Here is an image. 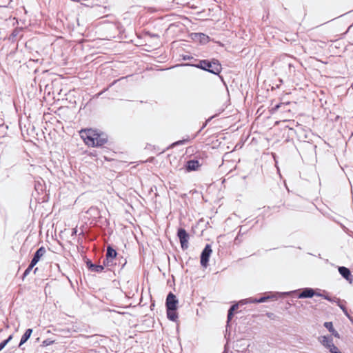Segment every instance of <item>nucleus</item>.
<instances>
[{
	"mask_svg": "<svg viewBox=\"0 0 353 353\" xmlns=\"http://www.w3.org/2000/svg\"><path fill=\"white\" fill-rule=\"evenodd\" d=\"M202 163H200L198 160L192 159L189 160L186 163L185 168L188 172L197 170L201 166Z\"/></svg>",
	"mask_w": 353,
	"mask_h": 353,
	"instance_id": "obj_8",
	"label": "nucleus"
},
{
	"mask_svg": "<svg viewBox=\"0 0 353 353\" xmlns=\"http://www.w3.org/2000/svg\"><path fill=\"white\" fill-rule=\"evenodd\" d=\"M313 296H323V294L316 292L312 288H306L303 289L302 292L298 295V297L299 299H305L312 298Z\"/></svg>",
	"mask_w": 353,
	"mask_h": 353,
	"instance_id": "obj_6",
	"label": "nucleus"
},
{
	"mask_svg": "<svg viewBox=\"0 0 353 353\" xmlns=\"http://www.w3.org/2000/svg\"><path fill=\"white\" fill-rule=\"evenodd\" d=\"M32 333V329L29 328L26 330L25 333L23 334V335L22 336V337L21 339V341H20V343L19 345V347L21 345H22L23 343H25L29 339Z\"/></svg>",
	"mask_w": 353,
	"mask_h": 353,
	"instance_id": "obj_13",
	"label": "nucleus"
},
{
	"mask_svg": "<svg viewBox=\"0 0 353 353\" xmlns=\"http://www.w3.org/2000/svg\"><path fill=\"white\" fill-rule=\"evenodd\" d=\"M8 344V341H3L0 343V351L4 348V347Z\"/></svg>",
	"mask_w": 353,
	"mask_h": 353,
	"instance_id": "obj_31",
	"label": "nucleus"
},
{
	"mask_svg": "<svg viewBox=\"0 0 353 353\" xmlns=\"http://www.w3.org/2000/svg\"><path fill=\"white\" fill-rule=\"evenodd\" d=\"M183 59L184 60H192V59H194V58L192 57L186 55V56L183 57Z\"/></svg>",
	"mask_w": 353,
	"mask_h": 353,
	"instance_id": "obj_35",
	"label": "nucleus"
},
{
	"mask_svg": "<svg viewBox=\"0 0 353 353\" xmlns=\"http://www.w3.org/2000/svg\"><path fill=\"white\" fill-rule=\"evenodd\" d=\"M108 88H109V87H108V88H105V89H104V90H102L101 92H99V93L96 94L94 96V97H95V98H98V97H99L101 95H102V94H103V92H105V91H107V90H108Z\"/></svg>",
	"mask_w": 353,
	"mask_h": 353,
	"instance_id": "obj_30",
	"label": "nucleus"
},
{
	"mask_svg": "<svg viewBox=\"0 0 353 353\" xmlns=\"http://www.w3.org/2000/svg\"><path fill=\"white\" fill-rule=\"evenodd\" d=\"M17 35V30H14L12 33V37H16Z\"/></svg>",
	"mask_w": 353,
	"mask_h": 353,
	"instance_id": "obj_36",
	"label": "nucleus"
},
{
	"mask_svg": "<svg viewBox=\"0 0 353 353\" xmlns=\"http://www.w3.org/2000/svg\"><path fill=\"white\" fill-rule=\"evenodd\" d=\"M288 61L289 57H284L281 61H279V63H280L281 66L283 68H288V72L290 74L294 72V67L293 64Z\"/></svg>",
	"mask_w": 353,
	"mask_h": 353,
	"instance_id": "obj_9",
	"label": "nucleus"
},
{
	"mask_svg": "<svg viewBox=\"0 0 353 353\" xmlns=\"http://www.w3.org/2000/svg\"><path fill=\"white\" fill-rule=\"evenodd\" d=\"M80 135L88 146L99 147L108 142V136L93 129H84L80 131Z\"/></svg>",
	"mask_w": 353,
	"mask_h": 353,
	"instance_id": "obj_1",
	"label": "nucleus"
},
{
	"mask_svg": "<svg viewBox=\"0 0 353 353\" xmlns=\"http://www.w3.org/2000/svg\"><path fill=\"white\" fill-rule=\"evenodd\" d=\"M167 317L172 321H176L178 319V314L176 312V310L167 309Z\"/></svg>",
	"mask_w": 353,
	"mask_h": 353,
	"instance_id": "obj_11",
	"label": "nucleus"
},
{
	"mask_svg": "<svg viewBox=\"0 0 353 353\" xmlns=\"http://www.w3.org/2000/svg\"><path fill=\"white\" fill-rule=\"evenodd\" d=\"M114 260H112V259L105 257V259L103 261V267H109L112 266L114 265H116V262L114 261Z\"/></svg>",
	"mask_w": 353,
	"mask_h": 353,
	"instance_id": "obj_16",
	"label": "nucleus"
},
{
	"mask_svg": "<svg viewBox=\"0 0 353 353\" xmlns=\"http://www.w3.org/2000/svg\"><path fill=\"white\" fill-rule=\"evenodd\" d=\"M233 315H234L233 312L228 310L227 326H228L229 322L231 321Z\"/></svg>",
	"mask_w": 353,
	"mask_h": 353,
	"instance_id": "obj_27",
	"label": "nucleus"
},
{
	"mask_svg": "<svg viewBox=\"0 0 353 353\" xmlns=\"http://www.w3.org/2000/svg\"><path fill=\"white\" fill-rule=\"evenodd\" d=\"M177 236L179 239L181 248L185 250L188 248L189 234L185 229L180 228L177 231Z\"/></svg>",
	"mask_w": 353,
	"mask_h": 353,
	"instance_id": "obj_3",
	"label": "nucleus"
},
{
	"mask_svg": "<svg viewBox=\"0 0 353 353\" xmlns=\"http://www.w3.org/2000/svg\"><path fill=\"white\" fill-rule=\"evenodd\" d=\"M339 272L340 274L345 279L350 283L353 281V275L351 274L350 270L344 266L339 267Z\"/></svg>",
	"mask_w": 353,
	"mask_h": 353,
	"instance_id": "obj_7",
	"label": "nucleus"
},
{
	"mask_svg": "<svg viewBox=\"0 0 353 353\" xmlns=\"http://www.w3.org/2000/svg\"><path fill=\"white\" fill-rule=\"evenodd\" d=\"M46 250L44 247L39 248L34 254L33 258L39 261L40 259L46 254Z\"/></svg>",
	"mask_w": 353,
	"mask_h": 353,
	"instance_id": "obj_15",
	"label": "nucleus"
},
{
	"mask_svg": "<svg viewBox=\"0 0 353 353\" xmlns=\"http://www.w3.org/2000/svg\"><path fill=\"white\" fill-rule=\"evenodd\" d=\"M76 232H77V230H74V231H73V232H72V233H73V234H76Z\"/></svg>",
	"mask_w": 353,
	"mask_h": 353,
	"instance_id": "obj_39",
	"label": "nucleus"
},
{
	"mask_svg": "<svg viewBox=\"0 0 353 353\" xmlns=\"http://www.w3.org/2000/svg\"><path fill=\"white\" fill-rule=\"evenodd\" d=\"M32 267H30L29 265L27 269L24 271L23 275H22V280H24V279L30 274V271L32 270Z\"/></svg>",
	"mask_w": 353,
	"mask_h": 353,
	"instance_id": "obj_22",
	"label": "nucleus"
},
{
	"mask_svg": "<svg viewBox=\"0 0 353 353\" xmlns=\"http://www.w3.org/2000/svg\"><path fill=\"white\" fill-rule=\"evenodd\" d=\"M188 141V139L179 140L178 141L174 142L172 144V145L175 146V145H179L184 144L185 143H186Z\"/></svg>",
	"mask_w": 353,
	"mask_h": 353,
	"instance_id": "obj_26",
	"label": "nucleus"
},
{
	"mask_svg": "<svg viewBox=\"0 0 353 353\" xmlns=\"http://www.w3.org/2000/svg\"><path fill=\"white\" fill-rule=\"evenodd\" d=\"M273 296H261L260 297L259 299H256V301H257V303H263L265 301H266L267 300L272 298Z\"/></svg>",
	"mask_w": 353,
	"mask_h": 353,
	"instance_id": "obj_23",
	"label": "nucleus"
},
{
	"mask_svg": "<svg viewBox=\"0 0 353 353\" xmlns=\"http://www.w3.org/2000/svg\"><path fill=\"white\" fill-rule=\"evenodd\" d=\"M325 327H326L330 332H331L335 337L339 338V334L337 331H336L333 327V324L332 322H325L324 323Z\"/></svg>",
	"mask_w": 353,
	"mask_h": 353,
	"instance_id": "obj_14",
	"label": "nucleus"
},
{
	"mask_svg": "<svg viewBox=\"0 0 353 353\" xmlns=\"http://www.w3.org/2000/svg\"><path fill=\"white\" fill-rule=\"evenodd\" d=\"M183 65L193 66L216 75L219 74L222 70L221 65L216 59H212V61L199 60L198 63H185Z\"/></svg>",
	"mask_w": 353,
	"mask_h": 353,
	"instance_id": "obj_2",
	"label": "nucleus"
},
{
	"mask_svg": "<svg viewBox=\"0 0 353 353\" xmlns=\"http://www.w3.org/2000/svg\"><path fill=\"white\" fill-rule=\"evenodd\" d=\"M217 114H215V115H213L212 117H210L206 121L205 123L203 125L202 128L200 129L199 132H201L207 125V123L211 121L214 117H215Z\"/></svg>",
	"mask_w": 353,
	"mask_h": 353,
	"instance_id": "obj_28",
	"label": "nucleus"
},
{
	"mask_svg": "<svg viewBox=\"0 0 353 353\" xmlns=\"http://www.w3.org/2000/svg\"><path fill=\"white\" fill-rule=\"evenodd\" d=\"M103 265L94 264L93 266H92V269L90 271L94 272H103Z\"/></svg>",
	"mask_w": 353,
	"mask_h": 353,
	"instance_id": "obj_17",
	"label": "nucleus"
},
{
	"mask_svg": "<svg viewBox=\"0 0 353 353\" xmlns=\"http://www.w3.org/2000/svg\"><path fill=\"white\" fill-rule=\"evenodd\" d=\"M337 303H338V305L343 310V312L345 314V316L353 323V319H352V317L348 314V312H347L346 307L343 305H341L340 303V301L337 302Z\"/></svg>",
	"mask_w": 353,
	"mask_h": 353,
	"instance_id": "obj_19",
	"label": "nucleus"
},
{
	"mask_svg": "<svg viewBox=\"0 0 353 353\" xmlns=\"http://www.w3.org/2000/svg\"><path fill=\"white\" fill-rule=\"evenodd\" d=\"M321 297H323V299L330 301V302H339V299L336 298V297H330L329 295L327 294H323V296H321Z\"/></svg>",
	"mask_w": 353,
	"mask_h": 353,
	"instance_id": "obj_20",
	"label": "nucleus"
},
{
	"mask_svg": "<svg viewBox=\"0 0 353 353\" xmlns=\"http://www.w3.org/2000/svg\"><path fill=\"white\" fill-rule=\"evenodd\" d=\"M117 82V81H114L110 85L109 87H111L112 85H114L115 83Z\"/></svg>",
	"mask_w": 353,
	"mask_h": 353,
	"instance_id": "obj_38",
	"label": "nucleus"
},
{
	"mask_svg": "<svg viewBox=\"0 0 353 353\" xmlns=\"http://www.w3.org/2000/svg\"><path fill=\"white\" fill-rule=\"evenodd\" d=\"M124 265H125V261L123 263V264L122 265V267L124 266Z\"/></svg>",
	"mask_w": 353,
	"mask_h": 353,
	"instance_id": "obj_41",
	"label": "nucleus"
},
{
	"mask_svg": "<svg viewBox=\"0 0 353 353\" xmlns=\"http://www.w3.org/2000/svg\"><path fill=\"white\" fill-rule=\"evenodd\" d=\"M12 339V335H10V336H9V337H8L7 339H6L5 341H8V342Z\"/></svg>",
	"mask_w": 353,
	"mask_h": 353,
	"instance_id": "obj_37",
	"label": "nucleus"
},
{
	"mask_svg": "<svg viewBox=\"0 0 353 353\" xmlns=\"http://www.w3.org/2000/svg\"><path fill=\"white\" fill-rule=\"evenodd\" d=\"M117 251L112 248L111 246H108L107 248V252H106V256L107 258H110L112 259V260H117Z\"/></svg>",
	"mask_w": 353,
	"mask_h": 353,
	"instance_id": "obj_12",
	"label": "nucleus"
},
{
	"mask_svg": "<svg viewBox=\"0 0 353 353\" xmlns=\"http://www.w3.org/2000/svg\"><path fill=\"white\" fill-rule=\"evenodd\" d=\"M37 270V268L34 269V273H36Z\"/></svg>",
	"mask_w": 353,
	"mask_h": 353,
	"instance_id": "obj_40",
	"label": "nucleus"
},
{
	"mask_svg": "<svg viewBox=\"0 0 353 353\" xmlns=\"http://www.w3.org/2000/svg\"><path fill=\"white\" fill-rule=\"evenodd\" d=\"M239 303L241 304H246V303H257L256 298H248L243 300H241Z\"/></svg>",
	"mask_w": 353,
	"mask_h": 353,
	"instance_id": "obj_18",
	"label": "nucleus"
},
{
	"mask_svg": "<svg viewBox=\"0 0 353 353\" xmlns=\"http://www.w3.org/2000/svg\"><path fill=\"white\" fill-rule=\"evenodd\" d=\"M199 39L201 40V41H208V39H209V37L205 35V34L203 33H199Z\"/></svg>",
	"mask_w": 353,
	"mask_h": 353,
	"instance_id": "obj_24",
	"label": "nucleus"
},
{
	"mask_svg": "<svg viewBox=\"0 0 353 353\" xmlns=\"http://www.w3.org/2000/svg\"><path fill=\"white\" fill-rule=\"evenodd\" d=\"M281 103L276 105L274 108H272V112H276L281 106Z\"/></svg>",
	"mask_w": 353,
	"mask_h": 353,
	"instance_id": "obj_34",
	"label": "nucleus"
},
{
	"mask_svg": "<svg viewBox=\"0 0 353 353\" xmlns=\"http://www.w3.org/2000/svg\"><path fill=\"white\" fill-rule=\"evenodd\" d=\"M177 304H178V300L176 297V296L172 294V292H170L166 298L165 305H166V309H177Z\"/></svg>",
	"mask_w": 353,
	"mask_h": 353,
	"instance_id": "obj_5",
	"label": "nucleus"
},
{
	"mask_svg": "<svg viewBox=\"0 0 353 353\" xmlns=\"http://www.w3.org/2000/svg\"><path fill=\"white\" fill-rule=\"evenodd\" d=\"M39 262L38 260L35 259L34 258H32L31 261H30V267H32L34 268V265Z\"/></svg>",
	"mask_w": 353,
	"mask_h": 353,
	"instance_id": "obj_29",
	"label": "nucleus"
},
{
	"mask_svg": "<svg viewBox=\"0 0 353 353\" xmlns=\"http://www.w3.org/2000/svg\"><path fill=\"white\" fill-rule=\"evenodd\" d=\"M238 306H239L238 304L232 305L230 307V308L229 309V311L234 312V311L238 308Z\"/></svg>",
	"mask_w": 353,
	"mask_h": 353,
	"instance_id": "obj_32",
	"label": "nucleus"
},
{
	"mask_svg": "<svg viewBox=\"0 0 353 353\" xmlns=\"http://www.w3.org/2000/svg\"><path fill=\"white\" fill-rule=\"evenodd\" d=\"M53 343H54L53 341H51L50 339H46L42 342V346H43V347L48 346L50 345H52Z\"/></svg>",
	"mask_w": 353,
	"mask_h": 353,
	"instance_id": "obj_25",
	"label": "nucleus"
},
{
	"mask_svg": "<svg viewBox=\"0 0 353 353\" xmlns=\"http://www.w3.org/2000/svg\"><path fill=\"white\" fill-rule=\"evenodd\" d=\"M328 349L331 353H341L334 343Z\"/></svg>",
	"mask_w": 353,
	"mask_h": 353,
	"instance_id": "obj_21",
	"label": "nucleus"
},
{
	"mask_svg": "<svg viewBox=\"0 0 353 353\" xmlns=\"http://www.w3.org/2000/svg\"><path fill=\"white\" fill-rule=\"evenodd\" d=\"M93 265L94 264L89 260L86 262V265H87L88 268L89 269V270H91L92 266H93Z\"/></svg>",
	"mask_w": 353,
	"mask_h": 353,
	"instance_id": "obj_33",
	"label": "nucleus"
},
{
	"mask_svg": "<svg viewBox=\"0 0 353 353\" xmlns=\"http://www.w3.org/2000/svg\"><path fill=\"white\" fill-rule=\"evenodd\" d=\"M212 252L211 245L207 244L203 250L201 254V266L206 268L208 265L209 258Z\"/></svg>",
	"mask_w": 353,
	"mask_h": 353,
	"instance_id": "obj_4",
	"label": "nucleus"
},
{
	"mask_svg": "<svg viewBox=\"0 0 353 353\" xmlns=\"http://www.w3.org/2000/svg\"><path fill=\"white\" fill-rule=\"evenodd\" d=\"M320 343L326 348H329L333 344V339L331 336H323L319 338Z\"/></svg>",
	"mask_w": 353,
	"mask_h": 353,
	"instance_id": "obj_10",
	"label": "nucleus"
}]
</instances>
